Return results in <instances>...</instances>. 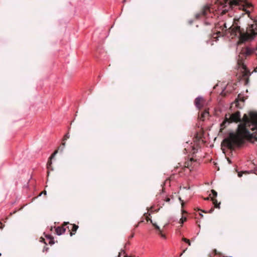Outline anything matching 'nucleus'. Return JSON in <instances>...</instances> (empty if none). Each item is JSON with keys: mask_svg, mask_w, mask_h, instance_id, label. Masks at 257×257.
<instances>
[{"mask_svg": "<svg viewBox=\"0 0 257 257\" xmlns=\"http://www.w3.org/2000/svg\"><path fill=\"white\" fill-rule=\"evenodd\" d=\"M211 3L210 5H207L204 7L199 13L195 15L196 19H204L205 25H210L214 23L212 19L213 16L218 17V15H224L235 9H238L241 11V15L239 17L237 15L235 16L232 25L228 28L225 22L218 23L215 26L216 33L207 41V44L212 45V42H216L218 37L228 36V33H230L229 37L231 38L235 37L238 38V44L253 39L257 36V21L248 25L245 31L241 27V17L245 14L249 17L252 9L250 3L243 0H211Z\"/></svg>", "mask_w": 257, "mask_h": 257, "instance_id": "1", "label": "nucleus"}, {"mask_svg": "<svg viewBox=\"0 0 257 257\" xmlns=\"http://www.w3.org/2000/svg\"><path fill=\"white\" fill-rule=\"evenodd\" d=\"M229 120L232 122H241L238 125L236 134H232L228 141V146L230 148L241 147L245 140H248L257 146V113L250 112L249 116L245 114L242 118L240 113L236 111L228 114Z\"/></svg>", "mask_w": 257, "mask_h": 257, "instance_id": "2", "label": "nucleus"}, {"mask_svg": "<svg viewBox=\"0 0 257 257\" xmlns=\"http://www.w3.org/2000/svg\"><path fill=\"white\" fill-rule=\"evenodd\" d=\"M206 103V100L202 96H198L194 101L195 106L199 109L202 108Z\"/></svg>", "mask_w": 257, "mask_h": 257, "instance_id": "3", "label": "nucleus"}, {"mask_svg": "<svg viewBox=\"0 0 257 257\" xmlns=\"http://www.w3.org/2000/svg\"><path fill=\"white\" fill-rule=\"evenodd\" d=\"M211 193L212 194V197H211V200L213 202V203L215 205V207L216 208H220V203L219 204H217V200L215 199V198L217 197V193L214 190H211Z\"/></svg>", "mask_w": 257, "mask_h": 257, "instance_id": "4", "label": "nucleus"}, {"mask_svg": "<svg viewBox=\"0 0 257 257\" xmlns=\"http://www.w3.org/2000/svg\"><path fill=\"white\" fill-rule=\"evenodd\" d=\"M57 153L58 150L55 151L49 157V160L48 161L47 164V167L48 170H53V169L52 168V159H53L55 157V155L57 154Z\"/></svg>", "mask_w": 257, "mask_h": 257, "instance_id": "5", "label": "nucleus"}, {"mask_svg": "<svg viewBox=\"0 0 257 257\" xmlns=\"http://www.w3.org/2000/svg\"><path fill=\"white\" fill-rule=\"evenodd\" d=\"M209 111L208 109H205L204 111L200 112V119L202 120H204L206 117L209 116Z\"/></svg>", "mask_w": 257, "mask_h": 257, "instance_id": "6", "label": "nucleus"}, {"mask_svg": "<svg viewBox=\"0 0 257 257\" xmlns=\"http://www.w3.org/2000/svg\"><path fill=\"white\" fill-rule=\"evenodd\" d=\"M231 122L229 120V119L227 117V114L225 115L224 120L220 124L221 129L223 130L227 126V124H229Z\"/></svg>", "mask_w": 257, "mask_h": 257, "instance_id": "7", "label": "nucleus"}, {"mask_svg": "<svg viewBox=\"0 0 257 257\" xmlns=\"http://www.w3.org/2000/svg\"><path fill=\"white\" fill-rule=\"evenodd\" d=\"M66 231V228L64 226H58L55 229V231L58 235H60L64 233Z\"/></svg>", "mask_w": 257, "mask_h": 257, "instance_id": "8", "label": "nucleus"}, {"mask_svg": "<svg viewBox=\"0 0 257 257\" xmlns=\"http://www.w3.org/2000/svg\"><path fill=\"white\" fill-rule=\"evenodd\" d=\"M70 226H71L70 228L69 227V226H68L67 227H68V229L69 230V231L70 230L72 231V232H71L70 233V236H71L74 234V233H73V232H75L76 231L77 229L78 228V226L76 224H71Z\"/></svg>", "mask_w": 257, "mask_h": 257, "instance_id": "9", "label": "nucleus"}, {"mask_svg": "<svg viewBox=\"0 0 257 257\" xmlns=\"http://www.w3.org/2000/svg\"><path fill=\"white\" fill-rule=\"evenodd\" d=\"M146 215V219L148 221L149 220L150 221L151 223H152L153 225L154 226V227L156 229H157L159 232L161 231V229H160V227L156 224V223H153V221H152V220L151 219H150L148 216V213H145L144 214V215Z\"/></svg>", "mask_w": 257, "mask_h": 257, "instance_id": "10", "label": "nucleus"}, {"mask_svg": "<svg viewBox=\"0 0 257 257\" xmlns=\"http://www.w3.org/2000/svg\"><path fill=\"white\" fill-rule=\"evenodd\" d=\"M237 64H238V66L239 67L242 68V69H243L244 71L247 72L248 71L246 66L244 65V64L243 62V60H238Z\"/></svg>", "mask_w": 257, "mask_h": 257, "instance_id": "11", "label": "nucleus"}, {"mask_svg": "<svg viewBox=\"0 0 257 257\" xmlns=\"http://www.w3.org/2000/svg\"><path fill=\"white\" fill-rule=\"evenodd\" d=\"M254 51V49H251L249 47H246L245 48V51L243 52L246 56L250 55Z\"/></svg>", "mask_w": 257, "mask_h": 257, "instance_id": "12", "label": "nucleus"}, {"mask_svg": "<svg viewBox=\"0 0 257 257\" xmlns=\"http://www.w3.org/2000/svg\"><path fill=\"white\" fill-rule=\"evenodd\" d=\"M46 237L50 239L49 243L53 244L54 243V238L51 235H46Z\"/></svg>", "mask_w": 257, "mask_h": 257, "instance_id": "13", "label": "nucleus"}, {"mask_svg": "<svg viewBox=\"0 0 257 257\" xmlns=\"http://www.w3.org/2000/svg\"><path fill=\"white\" fill-rule=\"evenodd\" d=\"M186 217L182 216V218L180 219L179 223L181 224H183L184 222L186 221Z\"/></svg>", "mask_w": 257, "mask_h": 257, "instance_id": "14", "label": "nucleus"}, {"mask_svg": "<svg viewBox=\"0 0 257 257\" xmlns=\"http://www.w3.org/2000/svg\"><path fill=\"white\" fill-rule=\"evenodd\" d=\"M249 172L248 171H244V172H238L237 175L239 177H241L242 176L243 174H248Z\"/></svg>", "mask_w": 257, "mask_h": 257, "instance_id": "15", "label": "nucleus"}, {"mask_svg": "<svg viewBox=\"0 0 257 257\" xmlns=\"http://www.w3.org/2000/svg\"><path fill=\"white\" fill-rule=\"evenodd\" d=\"M182 240L183 241L186 242L187 243H188L189 245H191V242L188 239H187V238L184 237L182 238Z\"/></svg>", "mask_w": 257, "mask_h": 257, "instance_id": "16", "label": "nucleus"}, {"mask_svg": "<svg viewBox=\"0 0 257 257\" xmlns=\"http://www.w3.org/2000/svg\"><path fill=\"white\" fill-rule=\"evenodd\" d=\"M234 103L235 104V106L238 107V108H241V106H240V104H239V100L238 99H237L235 102H234Z\"/></svg>", "mask_w": 257, "mask_h": 257, "instance_id": "17", "label": "nucleus"}, {"mask_svg": "<svg viewBox=\"0 0 257 257\" xmlns=\"http://www.w3.org/2000/svg\"><path fill=\"white\" fill-rule=\"evenodd\" d=\"M158 234L161 236L163 238H166V235L162 233V231H160L158 232Z\"/></svg>", "mask_w": 257, "mask_h": 257, "instance_id": "18", "label": "nucleus"}, {"mask_svg": "<svg viewBox=\"0 0 257 257\" xmlns=\"http://www.w3.org/2000/svg\"><path fill=\"white\" fill-rule=\"evenodd\" d=\"M69 134H67L65 135V136L64 137V141L65 140H66L67 139H68V138H69Z\"/></svg>", "mask_w": 257, "mask_h": 257, "instance_id": "19", "label": "nucleus"}, {"mask_svg": "<svg viewBox=\"0 0 257 257\" xmlns=\"http://www.w3.org/2000/svg\"><path fill=\"white\" fill-rule=\"evenodd\" d=\"M179 200L181 202L182 207H183L184 203L183 202V200L181 199L180 197L179 198Z\"/></svg>", "mask_w": 257, "mask_h": 257, "instance_id": "20", "label": "nucleus"}, {"mask_svg": "<svg viewBox=\"0 0 257 257\" xmlns=\"http://www.w3.org/2000/svg\"><path fill=\"white\" fill-rule=\"evenodd\" d=\"M253 172L254 174L257 175V167L254 168V169L253 170Z\"/></svg>", "mask_w": 257, "mask_h": 257, "instance_id": "21", "label": "nucleus"}, {"mask_svg": "<svg viewBox=\"0 0 257 257\" xmlns=\"http://www.w3.org/2000/svg\"><path fill=\"white\" fill-rule=\"evenodd\" d=\"M0 224L2 225L1 227H0V228L1 229H3L4 227V225H3V223H2V222H0Z\"/></svg>", "mask_w": 257, "mask_h": 257, "instance_id": "22", "label": "nucleus"}, {"mask_svg": "<svg viewBox=\"0 0 257 257\" xmlns=\"http://www.w3.org/2000/svg\"><path fill=\"white\" fill-rule=\"evenodd\" d=\"M210 196H211V195H210ZM210 198H211V196L208 197L206 198H205V199L206 200H208Z\"/></svg>", "mask_w": 257, "mask_h": 257, "instance_id": "23", "label": "nucleus"}, {"mask_svg": "<svg viewBox=\"0 0 257 257\" xmlns=\"http://www.w3.org/2000/svg\"><path fill=\"white\" fill-rule=\"evenodd\" d=\"M49 249L48 247H45L43 249V251H44V250H45L46 251H47V250Z\"/></svg>", "mask_w": 257, "mask_h": 257, "instance_id": "24", "label": "nucleus"}, {"mask_svg": "<svg viewBox=\"0 0 257 257\" xmlns=\"http://www.w3.org/2000/svg\"><path fill=\"white\" fill-rule=\"evenodd\" d=\"M170 198H167L166 199V201H167V202H169V201H170Z\"/></svg>", "mask_w": 257, "mask_h": 257, "instance_id": "25", "label": "nucleus"}, {"mask_svg": "<svg viewBox=\"0 0 257 257\" xmlns=\"http://www.w3.org/2000/svg\"><path fill=\"white\" fill-rule=\"evenodd\" d=\"M69 224V222H65L64 223L65 225H66L67 224Z\"/></svg>", "mask_w": 257, "mask_h": 257, "instance_id": "26", "label": "nucleus"}, {"mask_svg": "<svg viewBox=\"0 0 257 257\" xmlns=\"http://www.w3.org/2000/svg\"><path fill=\"white\" fill-rule=\"evenodd\" d=\"M124 257H132V256H128L127 254H125V255H124Z\"/></svg>", "mask_w": 257, "mask_h": 257, "instance_id": "27", "label": "nucleus"}, {"mask_svg": "<svg viewBox=\"0 0 257 257\" xmlns=\"http://www.w3.org/2000/svg\"><path fill=\"white\" fill-rule=\"evenodd\" d=\"M62 145H63V146H65V143H64H64H62Z\"/></svg>", "mask_w": 257, "mask_h": 257, "instance_id": "28", "label": "nucleus"}, {"mask_svg": "<svg viewBox=\"0 0 257 257\" xmlns=\"http://www.w3.org/2000/svg\"><path fill=\"white\" fill-rule=\"evenodd\" d=\"M138 226H139V224H138L136 225L135 227H136V228H137V227H138Z\"/></svg>", "mask_w": 257, "mask_h": 257, "instance_id": "29", "label": "nucleus"}, {"mask_svg": "<svg viewBox=\"0 0 257 257\" xmlns=\"http://www.w3.org/2000/svg\"><path fill=\"white\" fill-rule=\"evenodd\" d=\"M43 193H44V194H46V191H44L43 192Z\"/></svg>", "mask_w": 257, "mask_h": 257, "instance_id": "30", "label": "nucleus"}, {"mask_svg": "<svg viewBox=\"0 0 257 257\" xmlns=\"http://www.w3.org/2000/svg\"><path fill=\"white\" fill-rule=\"evenodd\" d=\"M212 211H213V209H211V210H210L209 212H210V213H211V212H212Z\"/></svg>", "mask_w": 257, "mask_h": 257, "instance_id": "31", "label": "nucleus"}, {"mask_svg": "<svg viewBox=\"0 0 257 257\" xmlns=\"http://www.w3.org/2000/svg\"><path fill=\"white\" fill-rule=\"evenodd\" d=\"M134 234H133L132 235H131V237H134Z\"/></svg>", "mask_w": 257, "mask_h": 257, "instance_id": "32", "label": "nucleus"}, {"mask_svg": "<svg viewBox=\"0 0 257 257\" xmlns=\"http://www.w3.org/2000/svg\"><path fill=\"white\" fill-rule=\"evenodd\" d=\"M126 1V0H123L122 2L124 3H125Z\"/></svg>", "mask_w": 257, "mask_h": 257, "instance_id": "33", "label": "nucleus"}, {"mask_svg": "<svg viewBox=\"0 0 257 257\" xmlns=\"http://www.w3.org/2000/svg\"><path fill=\"white\" fill-rule=\"evenodd\" d=\"M189 23H190V24H192V21H190L189 22Z\"/></svg>", "mask_w": 257, "mask_h": 257, "instance_id": "34", "label": "nucleus"}, {"mask_svg": "<svg viewBox=\"0 0 257 257\" xmlns=\"http://www.w3.org/2000/svg\"><path fill=\"white\" fill-rule=\"evenodd\" d=\"M120 253L119 252L118 257H120Z\"/></svg>", "mask_w": 257, "mask_h": 257, "instance_id": "35", "label": "nucleus"}, {"mask_svg": "<svg viewBox=\"0 0 257 257\" xmlns=\"http://www.w3.org/2000/svg\"><path fill=\"white\" fill-rule=\"evenodd\" d=\"M182 213H185V212L184 210H182Z\"/></svg>", "mask_w": 257, "mask_h": 257, "instance_id": "36", "label": "nucleus"}, {"mask_svg": "<svg viewBox=\"0 0 257 257\" xmlns=\"http://www.w3.org/2000/svg\"><path fill=\"white\" fill-rule=\"evenodd\" d=\"M254 49V51L257 50V46H256V47L255 48V49Z\"/></svg>", "mask_w": 257, "mask_h": 257, "instance_id": "37", "label": "nucleus"}, {"mask_svg": "<svg viewBox=\"0 0 257 257\" xmlns=\"http://www.w3.org/2000/svg\"><path fill=\"white\" fill-rule=\"evenodd\" d=\"M200 215L202 217L203 216V214H200Z\"/></svg>", "mask_w": 257, "mask_h": 257, "instance_id": "38", "label": "nucleus"}, {"mask_svg": "<svg viewBox=\"0 0 257 257\" xmlns=\"http://www.w3.org/2000/svg\"><path fill=\"white\" fill-rule=\"evenodd\" d=\"M244 102V100L242 99V102L243 103Z\"/></svg>", "mask_w": 257, "mask_h": 257, "instance_id": "39", "label": "nucleus"}, {"mask_svg": "<svg viewBox=\"0 0 257 257\" xmlns=\"http://www.w3.org/2000/svg\"><path fill=\"white\" fill-rule=\"evenodd\" d=\"M124 253H125V251L124 250H122Z\"/></svg>", "mask_w": 257, "mask_h": 257, "instance_id": "40", "label": "nucleus"}, {"mask_svg": "<svg viewBox=\"0 0 257 257\" xmlns=\"http://www.w3.org/2000/svg\"><path fill=\"white\" fill-rule=\"evenodd\" d=\"M2 254L0 253V256H1Z\"/></svg>", "mask_w": 257, "mask_h": 257, "instance_id": "41", "label": "nucleus"}]
</instances>
